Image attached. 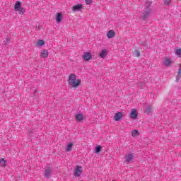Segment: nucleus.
<instances>
[{"label": "nucleus", "mask_w": 181, "mask_h": 181, "mask_svg": "<svg viewBox=\"0 0 181 181\" xmlns=\"http://www.w3.org/2000/svg\"><path fill=\"white\" fill-rule=\"evenodd\" d=\"M69 82L70 86H71V87H74V88H76V87H78V86L81 84V80L76 79V77L74 74L70 75Z\"/></svg>", "instance_id": "f257e3e1"}, {"label": "nucleus", "mask_w": 181, "mask_h": 181, "mask_svg": "<svg viewBox=\"0 0 181 181\" xmlns=\"http://www.w3.org/2000/svg\"><path fill=\"white\" fill-rule=\"evenodd\" d=\"M134 160H135V156H134V153L129 152L126 153L124 157V160L125 162H127V163H131L134 162Z\"/></svg>", "instance_id": "f03ea898"}, {"label": "nucleus", "mask_w": 181, "mask_h": 181, "mask_svg": "<svg viewBox=\"0 0 181 181\" xmlns=\"http://www.w3.org/2000/svg\"><path fill=\"white\" fill-rule=\"evenodd\" d=\"M81 173H83V167L80 165H76L74 172V175L77 176V177H80V176H81Z\"/></svg>", "instance_id": "7ed1b4c3"}, {"label": "nucleus", "mask_w": 181, "mask_h": 181, "mask_svg": "<svg viewBox=\"0 0 181 181\" xmlns=\"http://www.w3.org/2000/svg\"><path fill=\"white\" fill-rule=\"evenodd\" d=\"M40 56V57H42V59H47V57H49V51H47V49L42 50Z\"/></svg>", "instance_id": "20e7f679"}, {"label": "nucleus", "mask_w": 181, "mask_h": 181, "mask_svg": "<svg viewBox=\"0 0 181 181\" xmlns=\"http://www.w3.org/2000/svg\"><path fill=\"white\" fill-rule=\"evenodd\" d=\"M130 115L133 119H136V118H138V112H136V110L132 109Z\"/></svg>", "instance_id": "39448f33"}, {"label": "nucleus", "mask_w": 181, "mask_h": 181, "mask_svg": "<svg viewBox=\"0 0 181 181\" xmlns=\"http://www.w3.org/2000/svg\"><path fill=\"white\" fill-rule=\"evenodd\" d=\"M107 54H108V51H107V49H103L100 52L99 57H101V59H105V57H107Z\"/></svg>", "instance_id": "423d86ee"}, {"label": "nucleus", "mask_w": 181, "mask_h": 181, "mask_svg": "<svg viewBox=\"0 0 181 181\" xmlns=\"http://www.w3.org/2000/svg\"><path fill=\"white\" fill-rule=\"evenodd\" d=\"M72 11H81L83 9V4H76L71 8Z\"/></svg>", "instance_id": "0eeeda50"}, {"label": "nucleus", "mask_w": 181, "mask_h": 181, "mask_svg": "<svg viewBox=\"0 0 181 181\" xmlns=\"http://www.w3.org/2000/svg\"><path fill=\"white\" fill-rule=\"evenodd\" d=\"M122 117H124V115L122 112H117L115 115V119L116 121H121V119H122Z\"/></svg>", "instance_id": "6e6552de"}, {"label": "nucleus", "mask_w": 181, "mask_h": 181, "mask_svg": "<svg viewBox=\"0 0 181 181\" xmlns=\"http://www.w3.org/2000/svg\"><path fill=\"white\" fill-rule=\"evenodd\" d=\"M83 59L86 62H88V60H91V59H93V57H91V54H90V52H86L83 55Z\"/></svg>", "instance_id": "1a4fd4ad"}, {"label": "nucleus", "mask_w": 181, "mask_h": 181, "mask_svg": "<svg viewBox=\"0 0 181 181\" xmlns=\"http://www.w3.org/2000/svg\"><path fill=\"white\" fill-rule=\"evenodd\" d=\"M107 36L109 37V39H112V37L115 36V32H114L112 30H110L107 32Z\"/></svg>", "instance_id": "9d476101"}, {"label": "nucleus", "mask_w": 181, "mask_h": 181, "mask_svg": "<svg viewBox=\"0 0 181 181\" xmlns=\"http://www.w3.org/2000/svg\"><path fill=\"white\" fill-rule=\"evenodd\" d=\"M75 118L76 121L80 122V121H83V119H84V115H83V114H78L76 115Z\"/></svg>", "instance_id": "9b49d317"}, {"label": "nucleus", "mask_w": 181, "mask_h": 181, "mask_svg": "<svg viewBox=\"0 0 181 181\" xmlns=\"http://www.w3.org/2000/svg\"><path fill=\"white\" fill-rule=\"evenodd\" d=\"M21 6H22V4L21 3V1H17L14 6L15 11H19L21 9Z\"/></svg>", "instance_id": "f8f14e48"}, {"label": "nucleus", "mask_w": 181, "mask_h": 181, "mask_svg": "<svg viewBox=\"0 0 181 181\" xmlns=\"http://www.w3.org/2000/svg\"><path fill=\"white\" fill-rule=\"evenodd\" d=\"M181 78V64H180V68L178 69L177 72V78H176V81H179Z\"/></svg>", "instance_id": "ddd939ff"}, {"label": "nucleus", "mask_w": 181, "mask_h": 181, "mask_svg": "<svg viewBox=\"0 0 181 181\" xmlns=\"http://www.w3.org/2000/svg\"><path fill=\"white\" fill-rule=\"evenodd\" d=\"M56 21L59 23V22H62V13H57L56 14Z\"/></svg>", "instance_id": "4468645a"}, {"label": "nucleus", "mask_w": 181, "mask_h": 181, "mask_svg": "<svg viewBox=\"0 0 181 181\" xmlns=\"http://www.w3.org/2000/svg\"><path fill=\"white\" fill-rule=\"evenodd\" d=\"M50 173H52L50 168H47L44 174L45 177H49V176H50Z\"/></svg>", "instance_id": "2eb2a0df"}, {"label": "nucleus", "mask_w": 181, "mask_h": 181, "mask_svg": "<svg viewBox=\"0 0 181 181\" xmlns=\"http://www.w3.org/2000/svg\"><path fill=\"white\" fill-rule=\"evenodd\" d=\"M0 166L5 168L6 166V160L5 158H1L0 160Z\"/></svg>", "instance_id": "dca6fc26"}, {"label": "nucleus", "mask_w": 181, "mask_h": 181, "mask_svg": "<svg viewBox=\"0 0 181 181\" xmlns=\"http://www.w3.org/2000/svg\"><path fill=\"white\" fill-rule=\"evenodd\" d=\"M165 64L167 67H169V66H170V64H172V62L168 58H165Z\"/></svg>", "instance_id": "f3484780"}, {"label": "nucleus", "mask_w": 181, "mask_h": 181, "mask_svg": "<svg viewBox=\"0 0 181 181\" xmlns=\"http://www.w3.org/2000/svg\"><path fill=\"white\" fill-rule=\"evenodd\" d=\"M72 148H73V143H70L66 146V152H70V151H71Z\"/></svg>", "instance_id": "a211bd4d"}, {"label": "nucleus", "mask_w": 181, "mask_h": 181, "mask_svg": "<svg viewBox=\"0 0 181 181\" xmlns=\"http://www.w3.org/2000/svg\"><path fill=\"white\" fill-rule=\"evenodd\" d=\"M175 54L177 57H181V48L175 49Z\"/></svg>", "instance_id": "6ab92c4d"}, {"label": "nucleus", "mask_w": 181, "mask_h": 181, "mask_svg": "<svg viewBox=\"0 0 181 181\" xmlns=\"http://www.w3.org/2000/svg\"><path fill=\"white\" fill-rule=\"evenodd\" d=\"M132 136H138L139 135V132L138 130H134L132 132Z\"/></svg>", "instance_id": "aec40b11"}, {"label": "nucleus", "mask_w": 181, "mask_h": 181, "mask_svg": "<svg viewBox=\"0 0 181 181\" xmlns=\"http://www.w3.org/2000/svg\"><path fill=\"white\" fill-rule=\"evenodd\" d=\"M134 57H139L141 56V53L139 52V51L136 50L134 52Z\"/></svg>", "instance_id": "412c9836"}, {"label": "nucleus", "mask_w": 181, "mask_h": 181, "mask_svg": "<svg viewBox=\"0 0 181 181\" xmlns=\"http://www.w3.org/2000/svg\"><path fill=\"white\" fill-rule=\"evenodd\" d=\"M43 45H45V41H43V40H40L37 42V45L38 46H43Z\"/></svg>", "instance_id": "4be33fe9"}, {"label": "nucleus", "mask_w": 181, "mask_h": 181, "mask_svg": "<svg viewBox=\"0 0 181 181\" xmlns=\"http://www.w3.org/2000/svg\"><path fill=\"white\" fill-rule=\"evenodd\" d=\"M95 152L97 153H100V152H101V146H98L95 148Z\"/></svg>", "instance_id": "5701e85b"}, {"label": "nucleus", "mask_w": 181, "mask_h": 181, "mask_svg": "<svg viewBox=\"0 0 181 181\" xmlns=\"http://www.w3.org/2000/svg\"><path fill=\"white\" fill-rule=\"evenodd\" d=\"M19 15H23L25 13V8H20L18 9Z\"/></svg>", "instance_id": "b1692460"}, {"label": "nucleus", "mask_w": 181, "mask_h": 181, "mask_svg": "<svg viewBox=\"0 0 181 181\" xmlns=\"http://www.w3.org/2000/svg\"><path fill=\"white\" fill-rule=\"evenodd\" d=\"M165 5H170L171 0H164Z\"/></svg>", "instance_id": "393cba45"}, {"label": "nucleus", "mask_w": 181, "mask_h": 181, "mask_svg": "<svg viewBox=\"0 0 181 181\" xmlns=\"http://www.w3.org/2000/svg\"><path fill=\"white\" fill-rule=\"evenodd\" d=\"M87 5H91L93 4V0H86Z\"/></svg>", "instance_id": "a878e982"}, {"label": "nucleus", "mask_w": 181, "mask_h": 181, "mask_svg": "<svg viewBox=\"0 0 181 181\" xmlns=\"http://www.w3.org/2000/svg\"><path fill=\"white\" fill-rule=\"evenodd\" d=\"M148 18V13L143 14L142 18H143V19H145V18Z\"/></svg>", "instance_id": "bb28decb"}]
</instances>
